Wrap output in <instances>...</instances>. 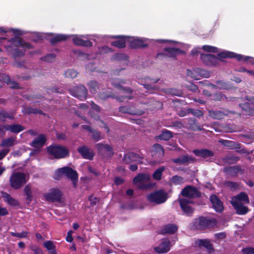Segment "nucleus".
Wrapping results in <instances>:
<instances>
[{"instance_id":"2","label":"nucleus","mask_w":254,"mask_h":254,"mask_svg":"<svg viewBox=\"0 0 254 254\" xmlns=\"http://www.w3.org/2000/svg\"><path fill=\"white\" fill-rule=\"evenodd\" d=\"M217 224V221L214 218H207L200 216L193 219L191 227L197 230H204L214 227Z\"/></svg>"},{"instance_id":"46","label":"nucleus","mask_w":254,"mask_h":254,"mask_svg":"<svg viewBox=\"0 0 254 254\" xmlns=\"http://www.w3.org/2000/svg\"><path fill=\"white\" fill-rule=\"evenodd\" d=\"M236 198L240 201H243L246 203H249V198L248 194L244 192L240 193L236 196Z\"/></svg>"},{"instance_id":"11","label":"nucleus","mask_w":254,"mask_h":254,"mask_svg":"<svg viewBox=\"0 0 254 254\" xmlns=\"http://www.w3.org/2000/svg\"><path fill=\"white\" fill-rule=\"evenodd\" d=\"M63 193L58 189H51L49 192L44 194L45 199L51 202H61Z\"/></svg>"},{"instance_id":"45","label":"nucleus","mask_w":254,"mask_h":254,"mask_svg":"<svg viewBox=\"0 0 254 254\" xmlns=\"http://www.w3.org/2000/svg\"><path fill=\"white\" fill-rule=\"evenodd\" d=\"M24 113L28 114V115L32 114H43V111H41L40 110H38V109H36V108H33L32 107H25L24 108Z\"/></svg>"},{"instance_id":"28","label":"nucleus","mask_w":254,"mask_h":254,"mask_svg":"<svg viewBox=\"0 0 254 254\" xmlns=\"http://www.w3.org/2000/svg\"><path fill=\"white\" fill-rule=\"evenodd\" d=\"M195 243L198 247H203L210 251L214 250L213 246L209 239H198Z\"/></svg>"},{"instance_id":"19","label":"nucleus","mask_w":254,"mask_h":254,"mask_svg":"<svg viewBox=\"0 0 254 254\" xmlns=\"http://www.w3.org/2000/svg\"><path fill=\"white\" fill-rule=\"evenodd\" d=\"M111 38L117 39L111 42L112 46L119 49L124 48L126 47V43L127 42L128 36L116 35L112 36Z\"/></svg>"},{"instance_id":"4","label":"nucleus","mask_w":254,"mask_h":254,"mask_svg":"<svg viewBox=\"0 0 254 254\" xmlns=\"http://www.w3.org/2000/svg\"><path fill=\"white\" fill-rule=\"evenodd\" d=\"M147 198L150 202L160 204L167 200L168 194L164 190H159L148 194Z\"/></svg>"},{"instance_id":"20","label":"nucleus","mask_w":254,"mask_h":254,"mask_svg":"<svg viewBox=\"0 0 254 254\" xmlns=\"http://www.w3.org/2000/svg\"><path fill=\"white\" fill-rule=\"evenodd\" d=\"M219 142L229 149H237V152L239 153L245 152L243 149L238 150V149H240L241 148V144L240 143L234 141L225 139L219 140Z\"/></svg>"},{"instance_id":"16","label":"nucleus","mask_w":254,"mask_h":254,"mask_svg":"<svg viewBox=\"0 0 254 254\" xmlns=\"http://www.w3.org/2000/svg\"><path fill=\"white\" fill-rule=\"evenodd\" d=\"M119 111L124 114H127L131 115L141 116L144 114L142 110H136L134 106L125 105L119 108Z\"/></svg>"},{"instance_id":"22","label":"nucleus","mask_w":254,"mask_h":254,"mask_svg":"<svg viewBox=\"0 0 254 254\" xmlns=\"http://www.w3.org/2000/svg\"><path fill=\"white\" fill-rule=\"evenodd\" d=\"M195 158L189 156L188 155H182L179 158L172 159V161L178 165H186L189 163L195 162Z\"/></svg>"},{"instance_id":"38","label":"nucleus","mask_w":254,"mask_h":254,"mask_svg":"<svg viewBox=\"0 0 254 254\" xmlns=\"http://www.w3.org/2000/svg\"><path fill=\"white\" fill-rule=\"evenodd\" d=\"M99 98L103 100H106L109 98H112L113 99H117L118 100H119V97H116L112 91H105L100 92L98 94Z\"/></svg>"},{"instance_id":"40","label":"nucleus","mask_w":254,"mask_h":254,"mask_svg":"<svg viewBox=\"0 0 254 254\" xmlns=\"http://www.w3.org/2000/svg\"><path fill=\"white\" fill-rule=\"evenodd\" d=\"M173 133L170 130L164 129L162 131L161 134L159 135V138L163 140L168 141L173 137Z\"/></svg>"},{"instance_id":"15","label":"nucleus","mask_w":254,"mask_h":254,"mask_svg":"<svg viewBox=\"0 0 254 254\" xmlns=\"http://www.w3.org/2000/svg\"><path fill=\"white\" fill-rule=\"evenodd\" d=\"M96 147L99 153L103 156L111 157L114 154L112 146L108 144L99 143L96 145Z\"/></svg>"},{"instance_id":"21","label":"nucleus","mask_w":254,"mask_h":254,"mask_svg":"<svg viewBox=\"0 0 254 254\" xmlns=\"http://www.w3.org/2000/svg\"><path fill=\"white\" fill-rule=\"evenodd\" d=\"M170 242L166 239L161 242L158 246L154 248L155 252L158 254H166L170 250Z\"/></svg>"},{"instance_id":"31","label":"nucleus","mask_w":254,"mask_h":254,"mask_svg":"<svg viewBox=\"0 0 254 254\" xmlns=\"http://www.w3.org/2000/svg\"><path fill=\"white\" fill-rule=\"evenodd\" d=\"M6 50L8 53L11 54L12 56L16 59L17 58L22 57L25 54V51H22L18 48L13 49L11 46H7L6 47Z\"/></svg>"},{"instance_id":"7","label":"nucleus","mask_w":254,"mask_h":254,"mask_svg":"<svg viewBox=\"0 0 254 254\" xmlns=\"http://www.w3.org/2000/svg\"><path fill=\"white\" fill-rule=\"evenodd\" d=\"M217 56V57L211 54H201L200 58L202 62L205 65L212 66L219 65L220 62H224L223 60L221 59H224V58L219 57L218 54Z\"/></svg>"},{"instance_id":"1","label":"nucleus","mask_w":254,"mask_h":254,"mask_svg":"<svg viewBox=\"0 0 254 254\" xmlns=\"http://www.w3.org/2000/svg\"><path fill=\"white\" fill-rule=\"evenodd\" d=\"M57 179L65 177L71 181L74 188L77 186L78 175L77 172L70 167H64L58 169L56 171Z\"/></svg>"},{"instance_id":"32","label":"nucleus","mask_w":254,"mask_h":254,"mask_svg":"<svg viewBox=\"0 0 254 254\" xmlns=\"http://www.w3.org/2000/svg\"><path fill=\"white\" fill-rule=\"evenodd\" d=\"M236 212L239 215H245L247 213L249 208L247 206L244 205L243 204L238 202H234L232 203Z\"/></svg>"},{"instance_id":"59","label":"nucleus","mask_w":254,"mask_h":254,"mask_svg":"<svg viewBox=\"0 0 254 254\" xmlns=\"http://www.w3.org/2000/svg\"><path fill=\"white\" fill-rule=\"evenodd\" d=\"M28 233L26 231H22L21 233H15V232H11L10 234L13 237H15L17 238H26L28 236Z\"/></svg>"},{"instance_id":"48","label":"nucleus","mask_w":254,"mask_h":254,"mask_svg":"<svg viewBox=\"0 0 254 254\" xmlns=\"http://www.w3.org/2000/svg\"><path fill=\"white\" fill-rule=\"evenodd\" d=\"M24 192L26 195V200L29 202L31 201L32 198V194L31 187L29 185H26L24 189Z\"/></svg>"},{"instance_id":"37","label":"nucleus","mask_w":254,"mask_h":254,"mask_svg":"<svg viewBox=\"0 0 254 254\" xmlns=\"http://www.w3.org/2000/svg\"><path fill=\"white\" fill-rule=\"evenodd\" d=\"M164 51L170 54L169 57L175 58L179 54H184L185 52L179 48H165Z\"/></svg>"},{"instance_id":"52","label":"nucleus","mask_w":254,"mask_h":254,"mask_svg":"<svg viewBox=\"0 0 254 254\" xmlns=\"http://www.w3.org/2000/svg\"><path fill=\"white\" fill-rule=\"evenodd\" d=\"M188 111L191 114L196 117L200 118L203 115V112L198 109H193L192 108H188Z\"/></svg>"},{"instance_id":"30","label":"nucleus","mask_w":254,"mask_h":254,"mask_svg":"<svg viewBox=\"0 0 254 254\" xmlns=\"http://www.w3.org/2000/svg\"><path fill=\"white\" fill-rule=\"evenodd\" d=\"M187 124L189 126V128L193 131H202L204 128L201 127L197 124L196 120L194 118H188L186 119Z\"/></svg>"},{"instance_id":"35","label":"nucleus","mask_w":254,"mask_h":254,"mask_svg":"<svg viewBox=\"0 0 254 254\" xmlns=\"http://www.w3.org/2000/svg\"><path fill=\"white\" fill-rule=\"evenodd\" d=\"M2 196L3 198L4 201L6 202L8 205L16 206L19 204L17 200L12 197L7 192H2Z\"/></svg>"},{"instance_id":"49","label":"nucleus","mask_w":254,"mask_h":254,"mask_svg":"<svg viewBox=\"0 0 254 254\" xmlns=\"http://www.w3.org/2000/svg\"><path fill=\"white\" fill-rule=\"evenodd\" d=\"M77 72L73 69H67L64 72V75L66 77L71 78H74L76 77L77 75Z\"/></svg>"},{"instance_id":"60","label":"nucleus","mask_w":254,"mask_h":254,"mask_svg":"<svg viewBox=\"0 0 254 254\" xmlns=\"http://www.w3.org/2000/svg\"><path fill=\"white\" fill-rule=\"evenodd\" d=\"M88 200L90 201V206L93 207L96 204L97 202L99 201V198L94 196V195L92 194L89 196Z\"/></svg>"},{"instance_id":"44","label":"nucleus","mask_w":254,"mask_h":254,"mask_svg":"<svg viewBox=\"0 0 254 254\" xmlns=\"http://www.w3.org/2000/svg\"><path fill=\"white\" fill-rule=\"evenodd\" d=\"M13 118L14 117L12 114H10L4 110H1L0 111V121L4 122L6 119L12 120Z\"/></svg>"},{"instance_id":"9","label":"nucleus","mask_w":254,"mask_h":254,"mask_svg":"<svg viewBox=\"0 0 254 254\" xmlns=\"http://www.w3.org/2000/svg\"><path fill=\"white\" fill-rule=\"evenodd\" d=\"M143 159V155H140L133 152H128L124 154L122 161L125 164H129L133 162L141 164Z\"/></svg>"},{"instance_id":"39","label":"nucleus","mask_w":254,"mask_h":254,"mask_svg":"<svg viewBox=\"0 0 254 254\" xmlns=\"http://www.w3.org/2000/svg\"><path fill=\"white\" fill-rule=\"evenodd\" d=\"M44 246L47 249L50 254H57L56 246L51 241H47L44 243Z\"/></svg>"},{"instance_id":"50","label":"nucleus","mask_w":254,"mask_h":254,"mask_svg":"<svg viewBox=\"0 0 254 254\" xmlns=\"http://www.w3.org/2000/svg\"><path fill=\"white\" fill-rule=\"evenodd\" d=\"M224 99L226 97L221 92H216L212 95V100L214 101H221Z\"/></svg>"},{"instance_id":"18","label":"nucleus","mask_w":254,"mask_h":254,"mask_svg":"<svg viewBox=\"0 0 254 254\" xmlns=\"http://www.w3.org/2000/svg\"><path fill=\"white\" fill-rule=\"evenodd\" d=\"M223 171L231 177H237L239 173L243 175L244 173V169L240 165H234L225 167Z\"/></svg>"},{"instance_id":"34","label":"nucleus","mask_w":254,"mask_h":254,"mask_svg":"<svg viewBox=\"0 0 254 254\" xmlns=\"http://www.w3.org/2000/svg\"><path fill=\"white\" fill-rule=\"evenodd\" d=\"M70 36L65 34H57L50 39V43L52 45H55L57 43L64 41L70 38Z\"/></svg>"},{"instance_id":"14","label":"nucleus","mask_w":254,"mask_h":254,"mask_svg":"<svg viewBox=\"0 0 254 254\" xmlns=\"http://www.w3.org/2000/svg\"><path fill=\"white\" fill-rule=\"evenodd\" d=\"M127 42L128 46L131 49L145 48L148 44L142 38H135L128 36Z\"/></svg>"},{"instance_id":"54","label":"nucleus","mask_w":254,"mask_h":254,"mask_svg":"<svg viewBox=\"0 0 254 254\" xmlns=\"http://www.w3.org/2000/svg\"><path fill=\"white\" fill-rule=\"evenodd\" d=\"M56 57V55L55 54H50L47 55L44 57H42L41 60L45 62L51 63L55 60Z\"/></svg>"},{"instance_id":"12","label":"nucleus","mask_w":254,"mask_h":254,"mask_svg":"<svg viewBox=\"0 0 254 254\" xmlns=\"http://www.w3.org/2000/svg\"><path fill=\"white\" fill-rule=\"evenodd\" d=\"M178 201L181 209L185 215L189 217H191L194 209L190 205V204L192 203L193 202L187 198H179Z\"/></svg>"},{"instance_id":"41","label":"nucleus","mask_w":254,"mask_h":254,"mask_svg":"<svg viewBox=\"0 0 254 254\" xmlns=\"http://www.w3.org/2000/svg\"><path fill=\"white\" fill-rule=\"evenodd\" d=\"M165 169L166 167L163 166L156 170L152 174L153 178L157 181L160 180L162 176V173L165 170Z\"/></svg>"},{"instance_id":"43","label":"nucleus","mask_w":254,"mask_h":254,"mask_svg":"<svg viewBox=\"0 0 254 254\" xmlns=\"http://www.w3.org/2000/svg\"><path fill=\"white\" fill-rule=\"evenodd\" d=\"M15 139L13 137H8L2 139L0 146L3 147H11L14 145Z\"/></svg>"},{"instance_id":"25","label":"nucleus","mask_w":254,"mask_h":254,"mask_svg":"<svg viewBox=\"0 0 254 254\" xmlns=\"http://www.w3.org/2000/svg\"><path fill=\"white\" fill-rule=\"evenodd\" d=\"M0 78L1 79V81L7 85H9V87L11 89H21L19 84L14 81L11 80L10 77L8 75L5 74H0Z\"/></svg>"},{"instance_id":"56","label":"nucleus","mask_w":254,"mask_h":254,"mask_svg":"<svg viewBox=\"0 0 254 254\" xmlns=\"http://www.w3.org/2000/svg\"><path fill=\"white\" fill-rule=\"evenodd\" d=\"M30 250L34 252V254H44L42 249L35 245H32L30 246Z\"/></svg>"},{"instance_id":"42","label":"nucleus","mask_w":254,"mask_h":254,"mask_svg":"<svg viewBox=\"0 0 254 254\" xmlns=\"http://www.w3.org/2000/svg\"><path fill=\"white\" fill-rule=\"evenodd\" d=\"M240 160L239 156H226L222 158L223 161L227 164L231 165L235 164Z\"/></svg>"},{"instance_id":"36","label":"nucleus","mask_w":254,"mask_h":254,"mask_svg":"<svg viewBox=\"0 0 254 254\" xmlns=\"http://www.w3.org/2000/svg\"><path fill=\"white\" fill-rule=\"evenodd\" d=\"M240 106L247 116H254V108L251 107L249 103L240 104Z\"/></svg>"},{"instance_id":"51","label":"nucleus","mask_w":254,"mask_h":254,"mask_svg":"<svg viewBox=\"0 0 254 254\" xmlns=\"http://www.w3.org/2000/svg\"><path fill=\"white\" fill-rule=\"evenodd\" d=\"M88 91L84 85H80V101L86 99Z\"/></svg>"},{"instance_id":"58","label":"nucleus","mask_w":254,"mask_h":254,"mask_svg":"<svg viewBox=\"0 0 254 254\" xmlns=\"http://www.w3.org/2000/svg\"><path fill=\"white\" fill-rule=\"evenodd\" d=\"M116 86H117V88L119 90H121L125 93L130 94L133 92L132 89H131L130 87H124L120 85V84H117Z\"/></svg>"},{"instance_id":"17","label":"nucleus","mask_w":254,"mask_h":254,"mask_svg":"<svg viewBox=\"0 0 254 254\" xmlns=\"http://www.w3.org/2000/svg\"><path fill=\"white\" fill-rule=\"evenodd\" d=\"M209 199L212 204L213 208L216 212L221 213L223 212L224 210L223 203L216 194H211Z\"/></svg>"},{"instance_id":"63","label":"nucleus","mask_w":254,"mask_h":254,"mask_svg":"<svg viewBox=\"0 0 254 254\" xmlns=\"http://www.w3.org/2000/svg\"><path fill=\"white\" fill-rule=\"evenodd\" d=\"M56 136L59 140H65L67 138L66 134L62 132H57L56 133Z\"/></svg>"},{"instance_id":"27","label":"nucleus","mask_w":254,"mask_h":254,"mask_svg":"<svg viewBox=\"0 0 254 254\" xmlns=\"http://www.w3.org/2000/svg\"><path fill=\"white\" fill-rule=\"evenodd\" d=\"M209 116L213 119L221 120L228 115V113L224 110H210L208 111Z\"/></svg>"},{"instance_id":"53","label":"nucleus","mask_w":254,"mask_h":254,"mask_svg":"<svg viewBox=\"0 0 254 254\" xmlns=\"http://www.w3.org/2000/svg\"><path fill=\"white\" fill-rule=\"evenodd\" d=\"M91 133L92 134V138L96 141H98L101 139V132L99 130L93 129Z\"/></svg>"},{"instance_id":"24","label":"nucleus","mask_w":254,"mask_h":254,"mask_svg":"<svg viewBox=\"0 0 254 254\" xmlns=\"http://www.w3.org/2000/svg\"><path fill=\"white\" fill-rule=\"evenodd\" d=\"M80 155L85 159L92 160L93 159L95 153L92 149L84 145L80 146Z\"/></svg>"},{"instance_id":"3","label":"nucleus","mask_w":254,"mask_h":254,"mask_svg":"<svg viewBox=\"0 0 254 254\" xmlns=\"http://www.w3.org/2000/svg\"><path fill=\"white\" fill-rule=\"evenodd\" d=\"M150 180L151 176L150 175L139 173L133 179V183L137 185L139 189L141 190H147L151 187V184L149 182Z\"/></svg>"},{"instance_id":"6","label":"nucleus","mask_w":254,"mask_h":254,"mask_svg":"<svg viewBox=\"0 0 254 254\" xmlns=\"http://www.w3.org/2000/svg\"><path fill=\"white\" fill-rule=\"evenodd\" d=\"M47 151L56 159L65 158L69 154L68 149L63 146L50 145L48 147Z\"/></svg>"},{"instance_id":"33","label":"nucleus","mask_w":254,"mask_h":254,"mask_svg":"<svg viewBox=\"0 0 254 254\" xmlns=\"http://www.w3.org/2000/svg\"><path fill=\"white\" fill-rule=\"evenodd\" d=\"M178 227L177 225L174 224H168L163 227L161 230V233L163 234H173L178 230Z\"/></svg>"},{"instance_id":"29","label":"nucleus","mask_w":254,"mask_h":254,"mask_svg":"<svg viewBox=\"0 0 254 254\" xmlns=\"http://www.w3.org/2000/svg\"><path fill=\"white\" fill-rule=\"evenodd\" d=\"M46 141V138L45 135L40 134L32 141L31 145L34 148L42 147Z\"/></svg>"},{"instance_id":"55","label":"nucleus","mask_w":254,"mask_h":254,"mask_svg":"<svg viewBox=\"0 0 254 254\" xmlns=\"http://www.w3.org/2000/svg\"><path fill=\"white\" fill-rule=\"evenodd\" d=\"M202 49L207 52L216 53L217 52V48L209 45H203L202 47Z\"/></svg>"},{"instance_id":"8","label":"nucleus","mask_w":254,"mask_h":254,"mask_svg":"<svg viewBox=\"0 0 254 254\" xmlns=\"http://www.w3.org/2000/svg\"><path fill=\"white\" fill-rule=\"evenodd\" d=\"M218 56L219 57L224 58H235L238 61H243L248 62L252 64H254V58L249 56H244L242 55L237 54L232 52H222L218 53Z\"/></svg>"},{"instance_id":"64","label":"nucleus","mask_w":254,"mask_h":254,"mask_svg":"<svg viewBox=\"0 0 254 254\" xmlns=\"http://www.w3.org/2000/svg\"><path fill=\"white\" fill-rule=\"evenodd\" d=\"M242 252L243 254H254V248L253 247L244 248Z\"/></svg>"},{"instance_id":"47","label":"nucleus","mask_w":254,"mask_h":254,"mask_svg":"<svg viewBox=\"0 0 254 254\" xmlns=\"http://www.w3.org/2000/svg\"><path fill=\"white\" fill-rule=\"evenodd\" d=\"M89 89L90 93L95 94L98 89V84L96 81H91L88 83Z\"/></svg>"},{"instance_id":"57","label":"nucleus","mask_w":254,"mask_h":254,"mask_svg":"<svg viewBox=\"0 0 254 254\" xmlns=\"http://www.w3.org/2000/svg\"><path fill=\"white\" fill-rule=\"evenodd\" d=\"M171 181L173 184L175 185H179L183 183V178L178 175H175L173 176Z\"/></svg>"},{"instance_id":"5","label":"nucleus","mask_w":254,"mask_h":254,"mask_svg":"<svg viewBox=\"0 0 254 254\" xmlns=\"http://www.w3.org/2000/svg\"><path fill=\"white\" fill-rule=\"evenodd\" d=\"M9 182L10 186L15 190L20 189L26 183L25 174L19 172L13 173L10 177Z\"/></svg>"},{"instance_id":"61","label":"nucleus","mask_w":254,"mask_h":254,"mask_svg":"<svg viewBox=\"0 0 254 254\" xmlns=\"http://www.w3.org/2000/svg\"><path fill=\"white\" fill-rule=\"evenodd\" d=\"M69 92L72 96L77 98L79 97V89L78 87H76L75 88H72L70 89Z\"/></svg>"},{"instance_id":"13","label":"nucleus","mask_w":254,"mask_h":254,"mask_svg":"<svg viewBox=\"0 0 254 254\" xmlns=\"http://www.w3.org/2000/svg\"><path fill=\"white\" fill-rule=\"evenodd\" d=\"M15 47H21L26 49H32L34 46L30 43L26 42L22 38L15 36L8 41Z\"/></svg>"},{"instance_id":"10","label":"nucleus","mask_w":254,"mask_h":254,"mask_svg":"<svg viewBox=\"0 0 254 254\" xmlns=\"http://www.w3.org/2000/svg\"><path fill=\"white\" fill-rule=\"evenodd\" d=\"M181 194L183 196L190 198H199L201 196V193L197 188L192 186L185 187L182 190Z\"/></svg>"},{"instance_id":"62","label":"nucleus","mask_w":254,"mask_h":254,"mask_svg":"<svg viewBox=\"0 0 254 254\" xmlns=\"http://www.w3.org/2000/svg\"><path fill=\"white\" fill-rule=\"evenodd\" d=\"M226 187L230 188L232 189H236L238 185L237 183L231 181H227L225 183Z\"/></svg>"},{"instance_id":"26","label":"nucleus","mask_w":254,"mask_h":254,"mask_svg":"<svg viewBox=\"0 0 254 254\" xmlns=\"http://www.w3.org/2000/svg\"><path fill=\"white\" fill-rule=\"evenodd\" d=\"M3 128L11 133H18L25 129V127L19 124L5 125Z\"/></svg>"},{"instance_id":"23","label":"nucleus","mask_w":254,"mask_h":254,"mask_svg":"<svg viewBox=\"0 0 254 254\" xmlns=\"http://www.w3.org/2000/svg\"><path fill=\"white\" fill-rule=\"evenodd\" d=\"M193 153L197 157L204 159L212 157L214 155V152L207 149H194L192 151Z\"/></svg>"}]
</instances>
